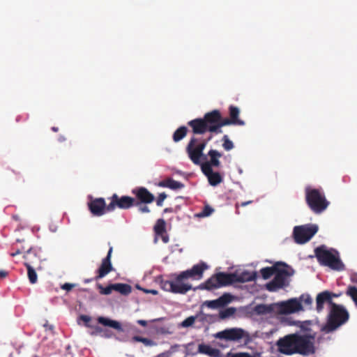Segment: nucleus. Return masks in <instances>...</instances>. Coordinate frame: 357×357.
I'll return each instance as SVG.
<instances>
[{"instance_id": "obj_1", "label": "nucleus", "mask_w": 357, "mask_h": 357, "mask_svg": "<svg viewBox=\"0 0 357 357\" xmlns=\"http://www.w3.org/2000/svg\"><path fill=\"white\" fill-rule=\"evenodd\" d=\"M208 268V266L206 263L200 262L194 265L190 269L182 271L178 274L172 275V280H167L160 276L158 278V282L162 290L179 294H185L191 289L194 291L197 289L210 291L220 288L218 278L216 276V273L195 288H192L190 284L186 282V280L188 279L200 280L202 278L204 271Z\"/></svg>"}, {"instance_id": "obj_2", "label": "nucleus", "mask_w": 357, "mask_h": 357, "mask_svg": "<svg viewBox=\"0 0 357 357\" xmlns=\"http://www.w3.org/2000/svg\"><path fill=\"white\" fill-rule=\"evenodd\" d=\"M213 138L210 135L208 138L192 137L188 143L185 151L190 160L197 165H201L202 169L219 167L220 166V158L222 153L215 149H211L207 154L203 151L207 144Z\"/></svg>"}, {"instance_id": "obj_3", "label": "nucleus", "mask_w": 357, "mask_h": 357, "mask_svg": "<svg viewBox=\"0 0 357 357\" xmlns=\"http://www.w3.org/2000/svg\"><path fill=\"white\" fill-rule=\"evenodd\" d=\"M278 351L284 355L295 354L307 355L314 353V344L311 337L299 333L289 334L276 342Z\"/></svg>"}, {"instance_id": "obj_4", "label": "nucleus", "mask_w": 357, "mask_h": 357, "mask_svg": "<svg viewBox=\"0 0 357 357\" xmlns=\"http://www.w3.org/2000/svg\"><path fill=\"white\" fill-rule=\"evenodd\" d=\"M220 112L214 109L204 114L203 118H197L190 121L188 125L192 128L195 135H203L206 132L219 134L222 130H218V122Z\"/></svg>"}, {"instance_id": "obj_5", "label": "nucleus", "mask_w": 357, "mask_h": 357, "mask_svg": "<svg viewBox=\"0 0 357 357\" xmlns=\"http://www.w3.org/2000/svg\"><path fill=\"white\" fill-rule=\"evenodd\" d=\"M305 195L307 205L316 214L323 213L330 204L321 189L307 186L305 189Z\"/></svg>"}, {"instance_id": "obj_6", "label": "nucleus", "mask_w": 357, "mask_h": 357, "mask_svg": "<svg viewBox=\"0 0 357 357\" xmlns=\"http://www.w3.org/2000/svg\"><path fill=\"white\" fill-rule=\"evenodd\" d=\"M349 317V314L347 310L342 305L334 303L331 307L327 323L323 327L322 331L326 333L332 332L346 323Z\"/></svg>"}, {"instance_id": "obj_7", "label": "nucleus", "mask_w": 357, "mask_h": 357, "mask_svg": "<svg viewBox=\"0 0 357 357\" xmlns=\"http://www.w3.org/2000/svg\"><path fill=\"white\" fill-rule=\"evenodd\" d=\"M294 273V269L285 263L284 265L279 266L274 273V278L266 284V289L268 291L273 292L289 286V278Z\"/></svg>"}, {"instance_id": "obj_8", "label": "nucleus", "mask_w": 357, "mask_h": 357, "mask_svg": "<svg viewBox=\"0 0 357 357\" xmlns=\"http://www.w3.org/2000/svg\"><path fill=\"white\" fill-rule=\"evenodd\" d=\"M314 252L318 261L321 264L339 271L344 269V265L341 261L337 254L335 255L331 251L328 250L325 246L321 245L317 248Z\"/></svg>"}, {"instance_id": "obj_9", "label": "nucleus", "mask_w": 357, "mask_h": 357, "mask_svg": "<svg viewBox=\"0 0 357 357\" xmlns=\"http://www.w3.org/2000/svg\"><path fill=\"white\" fill-rule=\"evenodd\" d=\"M25 259L24 265L27 269V276L31 284H36L38 282V275L36 270H40L41 267L38 266L34 268L40 262V259L37 256L36 250L33 248H29L23 256Z\"/></svg>"}, {"instance_id": "obj_10", "label": "nucleus", "mask_w": 357, "mask_h": 357, "mask_svg": "<svg viewBox=\"0 0 357 357\" xmlns=\"http://www.w3.org/2000/svg\"><path fill=\"white\" fill-rule=\"evenodd\" d=\"M107 199L109 200L107 207L108 212H112L116 208L127 210L139 205V202H136L135 198L127 195L119 196L116 193L108 197Z\"/></svg>"}, {"instance_id": "obj_11", "label": "nucleus", "mask_w": 357, "mask_h": 357, "mask_svg": "<svg viewBox=\"0 0 357 357\" xmlns=\"http://www.w3.org/2000/svg\"><path fill=\"white\" fill-rule=\"evenodd\" d=\"M317 231L318 226L316 225L296 226L293 231L294 241L298 244L305 243L313 237Z\"/></svg>"}, {"instance_id": "obj_12", "label": "nucleus", "mask_w": 357, "mask_h": 357, "mask_svg": "<svg viewBox=\"0 0 357 357\" xmlns=\"http://www.w3.org/2000/svg\"><path fill=\"white\" fill-rule=\"evenodd\" d=\"M216 276L218 278L219 287L228 286L236 282H244L252 280L251 277L248 276L247 273L238 275L236 273L220 272L216 273Z\"/></svg>"}, {"instance_id": "obj_13", "label": "nucleus", "mask_w": 357, "mask_h": 357, "mask_svg": "<svg viewBox=\"0 0 357 357\" xmlns=\"http://www.w3.org/2000/svg\"><path fill=\"white\" fill-rule=\"evenodd\" d=\"M277 311L281 314H291L303 310L302 305L296 298H291L277 305Z\"/></svg>"}, {"instance_id": "obj_14", "label": "nucleus", "mask_w": 357, "mask_h": 357, "mask_svg": "<svg viewBox=\"0 0 357 357\" xmlns=\"http://www.w3.org/2000/svg\"><path fill=\"white\" fill-rule=\"evenodd\" d=\"M89 210L93 216L100 217L109 213L107 211V205L102 197L91 199L88 203Z\"/></svg>"}, {"instance_id": "obj_15", "label": "nucleus", "mask_w": 357, "mask_h": 357, "mask_svg": "<svg viewBox=\"0 0 357 357\" xmlns=\"http://www.w3.org/2000/svg\"><path fill=\"white\" fill-rule=\"evenodd\" d=\"M112 251L113 248L110 246L107 256L102 260L101 264L97 270V275L95 277L94 280H98L104 278L113 270L111 262Z\"/></svg>"}, {"instance_id": "obj_16", "label": "nucleus", "mask_w": 357, "mask_h": 357, "mask_svg": "<svg viewBox=\"0 0 357 357\" xmlns=\"http://www.w3.org/2000/svg\"><path fill=\"white\" fill-rule=\"evenodd\" d=\"M133 195L136 197V202L139 204H148L152 203L154 199V195L144 187H139L132 190Z\"/></svg>"}, {"instance_id": "obj_17", "label": "nucleus", "mask_w": 357, "mask_h": 357, "mask_svg": "<svg viewBox=\"0 0 357 357\" xmlns=\"http://www.w3.org/2000/svg\"><path fill=\"white\" fill-rule=\"evenodd\" d=\"M245 331L242 328H234L219 332L216 337L227 340H238L244 337Z\"/></svg>"}, {"instance_id": "obj_18", "label": "nucleus", "mask_w": 357, "mask_h": 357, "mask_svg": "<svg viewBox=\"0 0 357 357\" xmlns=\"http://www.w3.org/2000/svg\"><path fill=\"white\" fill-rule=\"evenodd\" d=\"M324 303H328L331 306L334 303L331 301V294L328 291H324L317 294L316 298V310L318 312H321L324 309Z\"/></svg>"}, {"instance_id": "obj_19", "label": "nucleus", "mask_w": 357, "mask_h": 357, "mask_svg": "<svg viewBox=\"0 0 357 357\" xmlns=\"http://www.w3.org/2000/svg\"><path fill=\"white\" fill-rule=\"evenodd\" d=\"M231 301V297L229 294H225L218 299L213 301H206L204 303V305L211 309H216L218 307H224Z\"/></svg>"}, {"instance_id": "obj_20", "label": "nucleus", "mask_w": 357, "mask_h": 357, "mask_svg": "<svg viewBox=\"0 0 357 357\" xmlns=\"http://www.w3.org/2000/svg\"><path fill=\"white\" fill-rule=\"evenodd\" d=\"M202 172L207 177L208 183L212 186H216L222 181V177L218 172L213 171V168L202 169Z\"/></svg>"}, {"instance_id": "obj_21", "label": "nucleus", "mask_w": 357, "mask_h": 357, "mask_svg": "<svg viewBox=\"0 0 357 357\" xmlns=\"http://www.w3.org/2000/svg\"><path fill=\"white\" fill-rule=\"evenodd\" d=\"M198 352L210 357H220V351L219 349L205 344H199Z\"/></svg>"}, {"instance_id": "obj_22", "label": "nucleus", "mask_w": 357, "mask_h": 357, "mask_svg": "<svg viewBox=\"0 0 357 357\" xmlns=\"http://www.w3.org/2000/svg\"><path fill=\"white\" fill-rule=\"evenodd\" d=\"M97 321L99 324H100L103 326L111 327V328H114L119 331H123L122 328L121 324L117 321L112 320L109 318L104 317H99L97 319Z\"/></svg>"}, {"instance_id": "obj_23", "label": "nucleus", "mask_w": 357, "mask_h": 357, "mask_svg": "<svg viewBox=\"0 0 357 357\" xmlns=\"http://www.w3.org/2000/svg\"><path fill=\"white\" fill-rule=\"evenodd\" d=\"M254 312L256 314L258 315L272 314L274 312V305L259 304L254 307Z\"/></svg>"}, {"instance_id": "obj_24", "label": "nucleus", "mask_w": 357, "mask_h": 357, "mask_svg": "<svg viewBox=\"0 0 357 357\" xmlns=\"http://www.w3.org/2000/svg\"><path fill=\"white\" fill-rule=\"evenodd\" d=\"M229 118L234 122L235 125L243 126L245 122L241 120L238 116L240 114L239 109L234 105H230L229 107Z\"/></svg>"}, {"instance_id": "obj_25", "label": "nucleus", "mask_w": 357, "mask_h": 357, "mask_svg": "<svg viewBox=\"0 0 357 357\" xmlns=\"http://www.w3.org/2000/svg\"><path fill=\"white\" fill-rule=\"evenodd\" d=\"M284 265L283 262H277L271 267H265L260 270V273L264 279L267 280L274 275L277 268L279 266Z\"/></svg>"}, {"instance_id": "obj_26", "label": "nucleus", "mask_w": 357, "mask_h": 357, "mask_svg": "<svg viewBox=\"0 0 357 357\" xmlns=\"http://www.w3.org/2000/svg\"><path fill=\"white\" fill-rule=\"evenodd\" d=\"M114 291H116L122 295H128L132 291V287L130 284L123 283L114 284Z\"/></svg>"}, {"instance_id": "obj_27", "label": "nucleus", "mask_w": 357, "mask_h": 357, "mask_svg": "<svg viewBox=\"0 0 357 357\" xmlns=\"http://www.w3.org/2000/svg\"><path fill=\"white\" fill-rule=\"evenodd\" d=\"M188 128L185 126L179 127L173 134V140L178 142L183 139L187 135Z\"/></svg>"}, {"instance_id": "obj_28", "label": "nucleus", "mask_w": 357, "mask_h": 357, "mask_svg": "<svg viewBox=\"0 0 357 357\" xmlns=\"http://www.w3.org/2000/svg\"><path fill=\"white\" fill-rule=\"evenodd\" d=\"M154 231L157 235H162L166 231V222L163 219H158L154 226Z\"/></svg>"}, {"instance_id": "obj_29", "label": "nucleus", "mask_w": 357, "mask_h": 357, "mask_svg": "<svg viewBox=\"0 0 357 357\" xmlns=\"http://www.w3.org/2000/svg\"><path fill=\"white\" fill-rule=\"evenodd\" d=\"M132 340L134 342H142L145 346H147V347H151V346L155 345V342L152 340L146 338V337H143L141 336H137V335L134 336L132 337Z\"/></svg>"}, {"instance_id": "obj_30", "label": "nucleus", "mask_w": 357, "mask_h": 357, "mask_svg": "<svg viewBox=\"0 0 357 357\" xmlns=\"http://www.w3.org/2000/svg\"><path fill=\"white\" fill-rule=\"evenodd\" d=\"M167 188L172 190L181 189L184 187V184L182 183L175 181L172 178H167Z\"/></svg>"}, {"instance_id": "obj_31", "label": "nucleus", "mask_w": 357, "mask_h": 357, "mask_svg": "<svg viewBox=\"0 0 357 357\" xmlns=\"http://www.w3.org/2000/svg\"><path fill=\"white\" fill-rule=\"evenodd\" d=\"M346 294L352 298L357 307V287L354 286H349Z\"/></svg>"}, {"instance_id": "obj_32", "label": "nucleus", "mask_w": 357, "mask_h": 357, "mask_svg": "<svg viewBox=\"0 0 357 357\" xmlns=\"http://www.w3.org/2000/svg\"><path fill=\"white\" fill-rule=\"evenodd\" d=\"M229 125H235L234 122L230 118H222L220 113V119L218 122V130H222V127Z\"/></svg>"}, {"instance_id": "obj_33", "label": "nucleus", "mask_w": 357, "mask_h": 357, "mask_svg": "<svg viewBox=\"0 0 357 357\" xmlns=\"http://www.w3.org/2000/svg\"><path fill=\"white\" fill-rule=\"evenodd\" d=\"M97 287L100 290V293L102 295H109L114 290V284H109L106 287H102L100 284H98Z\"/></svg>"}, {"instance_id": "obj_34", "label": "nucleus", "mask_w": 357, "mask_h": 357, "mask_svg": "<svg viewBox=\"0 0 357 357\" xmlns=\"http://www.w3.org/2000/svg\"><path fill=\"white\" fill-rule=\"evenodd\" d=\"M214 211V209L211 208L209 205H205L202 209V211L197 214V216L199 218H204L208 217L212 214Z\"/></svg>"}, {"instance_id": "obj_35", "label": "nucleus", "mask_w": 357, "mask_h": 357, "mask_svg": "<svg viewBox=\"0 0 357 357\" xmlns=\"http://www.w3.org/2000/svg\"><path fill=\"white\" fill-rule=\"evenodd\" d=\"M222 141L223 142L222 147L226 151H230L234 148V144L233 142L229 139V137L227 135H224Z\"/></svg>"}, {"instance_id": "obj_36", "label": "nucleus", "mask_w": 357, "mask_h": 357, "mask_svg": "<svg viewBox=\"0 0 357 357\" xmlns=\"http://www.w3.org/2000/svg\"><path fill=\"white\" fill-rule=\"evenodd\" d=\"M236 312L235 308L234 307H228L220 312V317L222 319L228 318L232 316Z\"/></svg>"}, {"instance_id": "obj_37", "label": "nucleus", "mask_w": 357, "mask_h": 357, "mask_svg": "<svg viewBox=\"0 0 357 357\" xmlns=\"http://www.w3.org/2000/svg\"><path fill=\"white\" fill-rule=\"evenodd\" d=\"M195 319L196 317L194 316L188 317L181 322V326L184 328L191 326L195 323Z\"/></svg>"}, {"instance_id": "obj_38", "label": "nucleus", "mask_w": 357, "mask_h": 357, "mask_svg": "<svg viewBox=\"0 0 357 357\" xmlns=\"http://www.w3.org/2000/svg\"><path fill=\"white\" fill-rule=\"evenodd\" d=\"M91 328H93V331H92L91 333V334L92 335H101L102 333L107 332V330L103 329L102 328H101L100 326H92Z\"/></svg>"}, {"instance_id": "obj_39", "label": "nucleus", "mask_w": 357, "mask_h": 357, "mask_svg": "<svg viewBox=\"0 0 357 357\" xmlns=\"http://www.w3.org/2000/svg\"><path fill=\"white\" fill-rule=\"evenodd\" d=\"M167 195L165 192H162L159 194L157 199H156V204L158 206H162L163 204L164 200L167 198Z\"/></svg>"}, {"instance_id": "obj_40", "label": "nucleus", "mask_w": 357, "mask_h": 357, "mask_svg": "<svg viewBox=\"0 0 357 357\" xmlns=\"http://www.w3.org/2000/svg\"><path fill=\"white\" fill-rule=\"evenodd\" d=\"M227 357H252L248 353H237L231 354L228 353Z\"/></svg>"}, {"instance_id": "obj_41", "label": "nucleus", "mask_w": 357, "mask_h": 357, "mask_svg": "<svg viewBox=\"0 0 357 357\" xmlns=\"http://www.w3.org/2000/svg\"><path fill=\"white\" fill-rule=\"evenodd\" d=\"M301 299L305 305H310L312 303V299L309 295H302Z\"/></svg>"}, {"instance_id": "obj_42", "label": "nucleus", "mask_w": 357, "mask_h": 357, "mask_svg": "<svg viewBox=\"0 0 357 357\" xmlns=\"http://www.w3.org/2000/svg\"><path fill=\"white\" fill-rule=\"evenodd\" d=\"M79 318H80L81 320H82L84 322L85 326L86 327H89V328L92 327V326L90 325V324H89V322L91 320V318L89 316H88V315H81Z\"/></svg>"}, {"instance_id": "obj_43", "label": "nucleus", "mask_w": 357, "mask_h": 357, "mask_svg": "<svg viewBox=\"0 0 357 357\" xmlns=\"http://www.w3.org/2000/svg\"><path fill=\"white\" fill-rule=\"evenodd\" d=\"M137 206L138 207L139 211L142 213H147L150 212L149 208L146 206V204L142 205V204H139V205Z\"/></svg>"}, {"instance_id": "obj_44", "label": "nucleus", "mask_w": 357, "mask_h": 357, "mask_svg": "<svg viewBox=\"0 0 357 357\" xmlns=\"http://www.w3.org/2000/svg\"><path fill=\"white\" fill-rule=\"evenodd\" d=\"M75 284L65 283L61 286V289L68 291H70L74 287Z\"/></svg>"}, {"instance_id": "obj_45", "label": "nucleus", "mask_w": 357, "mask_h": 357, "mask_svg": "<svg viewBox=\"0 0 357 357\" xmlns=\"http://www.w3.org/2000/svg\"><path fill=\"white\" fill-rule=\"evenodd\" d=\"M252 202V201H248V202H241V203H237L236 204V207L238 208L239 206H241V207H243V206H247L248 204H250Z\"/></svg>"}, {"instance_id": "obj_46", "label": "nucleus", "mask_w": 357, "mask_h": 357, "mask_svg": "<svg viewBox=\"0 0 357 357\" xmlns=\"http://www.w3.org/2000/svg\"><path fill=\"white\" fill-rule=\"evenodd\" d=\"M101 336L105 338H109L112 336V333L107 330V332L102 333Z\"/></svg>"}, {"instance_id": "obj_47", "label": "nucleus", "mask_w": 357, "mask_h": 357, "mask_svg": "<svg viewBox=\"0 0 357 357\" xmlns=\"http://www.w3.org/2000/svg\"><path fill=\"white\" fill-rule=\"evenodd\" d=\"M163 212L165 213H177V210L173 208L172 207H169V208H165L163 210Z\"/></svg>"}, {"instance_id": "obj_48", "label": "nucleus", "mask_w": 357, "mask_h": 357, "mask_svg": "<svg viewBox=\"0 0 357 357\" xmlns=\"http://www.w3.org/2000/svg\"><path fill=\"white\" fill-rule=\"evenodd\" d=\"M350 279L353 283L357 284V273H352L351 275Z\"/></svg>"}, {"instance_id": "obj_49", "label": "nucleus", "mask_w": 357, "mask_h": 357, "mask_svg": "<svg viewBox=\"0 0 357 357\" xmlns=\"http://www.w3.org/2000/svg\"><path fill=\"white\" fill-rule=\"evenodd\" d=\"M137 323L144 327H146L147 326V321L143 319L137 320Z\"/></svg>"}, {"instance_id": "obj_50", "label": "nucleus", "mask_w": 357, "mask_h": 357, "mask_svg": "<svg viewBox=\"0 0 357 357\" xmlns=\"http://www.w3.org/2000/svg\"><path fill=\"white\" fill-rule=\"evenodd\" d=\"M21 253H22V250H20V249H17L15 252H11V253L10 254V255L11 257H15V256H16V255H20V254H21Z\"/></svg>"}, {"instance_id": "obj_51", "label": "nucleus", "mask_w": 357, "mask_h": 357, "mask_svg": "<svg viewBox=\"0 0 357 357\" xmlns=\"http://www.w3.org/2000/svg\"><path fill=\"white\" fill-rule=\"evenodd\" d=\"M167 179L160 182L159 185L161 187L167 188Z\"/></svg>"}, {"instance_id": "obj_52", "label": "nucleus", "mask_w": 357, "mask_h": 357, "mask_svg": "<svg viewBox=\"0 0 357 357\" xmlns=\"http://www.w3.org/2000/svg\"><path fill=\"white\" fill-rule=\"evenodd\" d=\"M7 275H8L7 271H3V270L0 271V278H5L7 276Z\"/></svg>"}, {"instance_id": "obj_53", "label": "nucleus", "mask_w": 357, "mask_h": 357, "mask_svg": "<svg viewBox=\"0 0 357 357\" xmlns=\"http://www.w3.org/2000/svg\"><path fill=\"white\" fill-rule=\"evenodd\" d=\"M144 291L145 292H146V293H151V294H152L153 295L158 294V291L156 290H154V289H151V290H146V289H144Z\"/></svg>"}, {"instance_id": "obj_54", "label": "nucleus", "mask_w": 357, "mask_h": 357, "mask_svg": "<svg viewBox=\"0 0 357 357\" xmlns=\"http://www.w3.org/2000/svg\"><path fill=\"white\" fill-rule=\"evenodd\" d=\"M162 241H163V242H165V243H167V242L169 241V238H168V237H167V236H163V237H162Z\"/></svg>"}, {"instance_id": "obj_55", "label": "nucleus", "mask_w": 357, "mask_h": 357, "mask_svg": "<svg viewBox=\"0 0 357 357\" xmlns=\"http://www.w3.org/2000/svg\"><path fill=\"white\" fill-rule=\"evenodd\" d=\"M331 301H333V297H337L338 295L335 294H333V293H331Z\"/></svg>"}, {"instance_id": "obj_56", "label": "nucleus", "mask_w": 357, "mask_h": 357, "mask_svg": "<svg viewBox=\"0 0 357 357\" xmlns=\"http://www.w3.org/2000/svg\"><path fill=\"white\" fill-rule=\"evenodd\" d=\"M58 130H59V129H58V128H56V127H52V131H54V132H57V131H58Z\"/></svg>"}, {"instance_id": "obj_57", "label": "nucleus", "mask_w": 357, "mask_h": 357, "mask_svg": "<svg viewBox=\"0 0 357 357\" xmlns=\"http://www.w3.org/2000/svg\"><path fill=\"white\" fill-rule=\"evenodd\" d=\"M93 280V279H87V280H84V282H85V283L90 282H91Z\"/></svg>"}, {"instance_id": "obj_58", "label": "nucleus", "mask_w": 357, "mask_h": 357, "mask_svg": "<svg viewBox=\"0 0 357 357\" xmlns=\"http://www.w3.org/2000/svg\"><path fill=\"white\" fill-rule=\"evenodd\" d=\"M174 209H176L177 210V212L180 210V206H176L174 208Z\"/></svg>"}, {"instance_id": "obj_59", "label": "nucleus", "mask_w": 357, "mask_h": 357, "mask_svg": "<svg viewBox=\"0 0 357 357\" xmlns=\"http://www.w3.org/2000/svg\"><path fill=\"white\" fill-rule=\"evenodd\" d=\"M59 140L60 142H62V141H64V140H65V138H64L63 137H60Z\"/></svg>"}, {"instance_id": "obj_60", "label": "nucleus", "mask_w": 357, "mask_h": 357, "mask_svg": "<svg viewBox=\"0 0 357 357\" xmlns=\"http://www.w3.org/2000/svg\"><path fill=\"white\" fill-rule=\"evenodd\" d=\"M31 260H34V261L36 260V259H35V257H34V255H33V253H32V255H31Z\"/></svg>"}, {"instance_id": "obj_61", "label": "nucleus", "mask_w": 357, "mask_h": 357, "mask_svg": "<svg viewBox=\"0 0 357 357\" xmlns=\"http://www.w3.org/2000/svg\"><path fill=\"white\" fill-rule=\"evenodd\" d=\"M22 241L20 240V239H17V242H22Z\"/></svg>"}]
</instances>
